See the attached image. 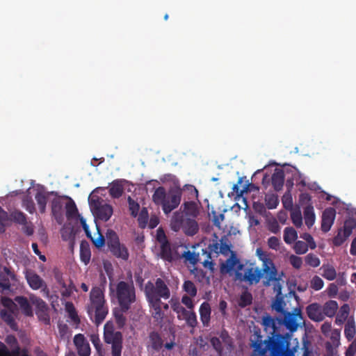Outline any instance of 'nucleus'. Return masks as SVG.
I'll return each mask as SVG.
<instances>
[{"mask_svg": "<svg viewBox=\"0 0 356 356\" xmlns=\"http://www.w3.org/2000/svg\"><path fill=\"white\" fill-rule=\"evenodd\" d=\"M283 323V319L274 318L266 314L262 317L266 330L271 329L272 336L263 339L259 328L254 327L250 338V356H289V333L282 335L277 332V324Z\"/></svg>", "mask_w": 356, "mask_h": 356, "instance_id": "obj_1", "label": "nucleus"}, {"mask_svg": "<svg viewBox=\"0 0 356 356\" xmlns=\"http://www.w3.org/2000/svg\"><path fill=\"white\" fill-rule=\"evenodd\" d=\"M304 323L300 309H294L291 312V356L300 350L302 356H318L312 341L309 339L305 328L301 325Z\"/></svg>", "mask_w": 356, "mask_h": 356, "instance_id": "obj_2", "label": "nucleus"}, {"mask_svg": "<svg viewBox=\"0 0 356 356\" xmlns=\"http://www.w3.org/2000/svg\"><path fill=\"white\" fill-rule=\"evenodd\" d=\"M106 282V277H103L102 286H93L90 293V304L87 312L90 319L97 325H100L106 318L108 308L104 297V284Z\"/></svg>", "mask_w": 356, "mask_h": 356, "instance_id": "obj_3", "label": "nucleus"}, {"mask_svg": "<svg viewBox=\"0 0 356 356\" xmlns=\"http://www.w3.org/2000/svg\"><path fill=\"white\" fill-rule=\"evenodd\" d=\"M264 270L266 274V280L263 281L264 284L266 286L273 285V291L276 293L275 300L271 305L272 309L284 314L283 324L286 329L289 330V312L284 309L286 303L282 293L281 280L277 277V270L272 267L269 268L268 266L264 267Z\"/></svg>", "mask_w": 356, "mask_h": 356, "instance_id": "obj_4", "label": "nucleus"}, {"mask_svg": "<svg viewBox=\"0 0 356 356\" xmlns=\"http://www.w3.org/2000/svg\"><path fill=\"white\" fill-rule=\"evenodd\" d=\"M182 196V189L180 187L170 188L166 192L163 186H159L154 191L152 200L155 204L161 206L166 215L178 207Z\"/></svg>", "mask_w": 356, "mask_h": 356, "instance_id": "obj_5", "label": "nucleus"}, {"mask_svg": "<svg viewBox=\"0 0 356 356\" xmlns=\"http://www.w3.org/2000/svg\"><path fill=\"white\" fill-rule=\"evenodd\" d=\"M109 289L110 295L116 298L119 307H122L123 309H130L131 305L136 300V289L133 282L120 281L115 289L110 284Z\"/></svg>", "mask_w": 356, "mask_h": 356, "instance_id": "obj_6", "label": "nucleus"}, {"mask_svg": "<svg viewBox=\"0 0 356 356\" xmlns=\"http://www.w3.org/2000/svg\"><path fill=\"white\" fill-rule=\"evenodd\" d=\"M237 270L235 274L236 279L240 282H245L249 285L258 284L264 275V280H266V274L264 273L263 268L260 269L252 265L243 268V265L239 264Z\"/></svg>", "mask_w": 356, "mask_h": 356, "instance_id": "obj_7", "label": "nucleus"}, {"mask_svg": "<svg viewBox=\"0 0 356 356\" xmlns=\"http://www.w3.org/2000/svg\"><path fill=\"white\" fill-rule=\"evenodd\" d=\"M145 293L147 299H168L170 297V291L161 278H157L155 284L149 281L145 286Z\"/></svg>", "mask_w": 356, "mask_h": 356, "instance_id": "obj_8", "label": "nucleus"}, {"mask_svg": "<svg viewBox=\"0 0 356 356\" xmlns=\"http://www.w3.org/2000/svg\"><path fill=\"white\" fill-rule=\"evenodd\" d=\"M106 244L114 257L124 261L129 259V253L127 248L120 243L118 234L112 229H108L106 232Z\"/></svg>", "mask_w": 356, "mask_h": 356, "instance_id": "obj_9", "label": "nucleus"}, {"mask_svg": "<svg viewBox=\"0 0 356 356\" xmlns=\"http://www.w3.org/2000/svg\"><path fill=\"white\" fill-rule=\"evenodd\" d=\"M89 204L93 215L102 221H108L113 214L112 206L104 203L103 199L98 196L89 198Z\"/></svg>", "mask_w": 356, "mask_h": 356, "instance_id": "obj_10", "label": "nucleus"}, {"mask_svg": "<svg viewBox=\"0 0 356 356\" xmlns=\"http://www.w3.org/2000/svg\"><path fill=\"white\" fill-rule=\"evenodd\" d=\"M104 340L111 346V356H121L123 348V336L121 332L104 333Z\"/></svg>", "mask_w": 356, "mask_h": 356, "instance_id": "obj_11", "label": "nucleus"}, {"mask_svg": "<svg viewBox=\"0 0 356 356\" xmlns=\"http://www.w3.org/2000/svg\"><path fill=\"white\" fill-rule=\"evenodd\" d=\"M17 276L9 267H0V288L2 291L10 289L11 282H16Z\"/></svg>", "mask_w": 356, "mask_h": 356, "instance_id": "obj_12", "label": "nucleus"}, {"mask_svg": "<svg viewBox=\"0 0 356 356\" xmlns=\"http://www.w3.org/2000/svg\"><path fill=\"white\" fill-rule=\"evenodd\" d=\"M25 278L33 290H38L44 286L43 291H47V293H49L45 282L35 272L27 270L25 273Z\"/></svg>", "mask_w": 356, "mask_h": 356, "instance_id": "obj_13", "label": "nucleus"}, {"mask_svg": "<svg viewBox=\"0 0 356 356\" xmlns=\"http://www.w3.org/2000/svg\"><path fill=\"white\" fill-rule=\"evenodd\" d=\"M74 343L79 356H90L91 350L89 343L82 334H77L74 337Z\"/></svg>", "mask_w": 356, "mask_h": 356, "instance_id": "obj_14", "label": "nucleus"}, {"mask_svg": "<svg viewBox=\"0 0 356 356\" xmlns=\"http://www.w3.org/2000/svg\"><path fill=\"white\" fill-rule=\"evenodd\" d=\"M336 211L332 207L327 208L322 214L321 230L324 233L328 232L335 219Z\"/></svg>", "mask_w": 356, "mask_h": 356, "instance_id": "obj_15", "label": "nucleus"}, {"mask_svg": "<svg viewBox=\"0 0 356 356\" xmlns=\"http://www.w3.org/2000/svg\"><path fill=\"white\" fill-rule=\"evenodd\" d=\"M307 314L308 317L316 322H320L324 320L322 306L318 303H312L307 306Z\"/></svg>", "mask_w": 356, "mask_h": 356, "instance_id": "obj_16", "label": "nucleus"}, {"mask_svg": "<svg viewBox=\"0 0 356 356\" xmlns=\"http://www.w3.org/2000/svg\"><path fill=\"white\" fill-rule=\"evenodd\" d=\"M12 350H9L7 346L0 341V356H29L26 349L21 350L19 344L12 347Z\"/></svg>", "mask_w": 356, "mask_h": 356, "instance_id": "obj_17", "label": "nucleus"}, {"mask_svg": "<svg viewBox=\"0 0 356 356\" xmlns=\"http://www.w3.org/2000/svg\"><path fill=\"white\" fill-rule=\"evenodd\" d=\"M291 188L294 184L293 181H296V184L301 186L302 188L307 186L310 190L313 189V184H309L307 185L305 178L297 170L296 168L291 165Z\"/></svg>", "mask_w": 356, "mask_h": 356, "instance_id": "obj_18", "label": "nucleus"}, {"mask_svg": "<svg viewBox=\"0 0 356 356\" xmlns=\"http://www.w3.org/2000/svg\"><path fill=\"white\" fill-rule=\"evenodd\" d=\"M271 182L275 191H280L282 189L284 184V174L282 170L275 169L271 176Z\"/></svg>", "mask_w": 356, "mask_h": 356, "instance_id": "obj_19", "label": "nucleus"}, {"mask_svg": "<svg viewBox=\"0 0 356 356\" xmlns=\"http://www.w3.org/2000/svg\"><path fill=\"white\" fill-rule=\"evenodd\" d=\"M200 320L204 327L209 325L211 309L209 302H204L200 307Z\"/></svg>", "mask_w": 356, "mask_h": 356, "instance_id": "obj_20", "label": "nucleus"}, {"mask_svg": "<svg viewBox=\"0 0 356 356\" xmlns=\"http://www.w3.org/2000/svg\"><path fill=\"white\" fill-rule=\"evenodd\" d=\"M149 342L151 348L156 352H159L163 346V340L161 334L156 331H152L149 334Z\"/></svg>", "mask_w": 356, "mask_h": 356, "instance_id": "obj_21", "label": "nucleus"}, {"mask_svg": "<svg viewBox=\"0 0 356 356\" xmlns=\"http://www.w3.org/2000/svg\"><path fill=\"white\" fill-rule=\"evenodd\" d=\"M181 229L186 235L192 236L198 232L199 226L195 220L187 218Z\"/></svg>", "mask_w": 356, "mask_h": 356, "instance_id": "obj_22", "label": "nucleus"}, {"mask_svg": "<svg viewBox=\"0 0 356 356\" xmlns=\"http://www.w3.org/2000/svg\"><path fill=\"white\" fill-rule=\"evenodd\" d=\"M186 218L181 212H175L170 220V227L174 232H179L183 227Z\"/></svg>", "mask_w": 356, "mask_h": 356, "instance_id": "obj_23", "label": "nucleus"}, {"mask_svg": "<svg viewBox=\"0 0 356 356\" xmlns=\"http://www.w3.org/2000/svg\"><path fill=\"white\" fill-rule=\"evenodd\" d=\"M15 301L19 305L22 313L27 316H33V309L28 299L24 296H16Z\"/></svg>", "mask_w": 356, "mask_h": 356, "instance_id": "obj_24", "label": "nucleus"}, {"mask_svg": "<svg viewBox=\"0 0 356 356\" xmlns=\"http://www.w3.org/2000/svg\"><path fill=\"white\" fill-rule=\"evenodd\" d=\"M129 310V309H123L122 307H119V308H115L113 309V316L119 329H122L125 325L127 318L124 316V313L127 312Z\"/></svg>", "mask_w": 356, "mask_h": 356, "instance_id": "obj_25", "label": "nucleus"}, {"mask_svg": "<svg viewBox=\"0 0 356 356\" xmlns=\"http://www.w3.org/2000/svg\"><path fill=\"white\" fill-rule=\"evenodd\" d=\"M339 308L338 303L335 300H328L322 307L324 317H333Z\"/></svg>", "mask_w": 356, "mask_h": 356, "instance_id": "obj_26", "label": "nucleus"}, {"mask_svg": "<svg viewBox=\"0 0 356 356\" xmlns=\"http://www.w3.org/2000/svg\"><path fill=\"white\" fill-rule=\"evenodd\" d=\"M124 191L122 181L119 179L114 180L109 188V195L113 198H119L122 196Z\"/></svg>", "mask_w": 356, "mask_h": 356, "instance_id": "obj_27", "label": "nucleus"}, {"mask_svg": "<svg viewBox=\"0 0 356 356\" xmlns=\"http://www.w3.org/2000/svg\"><path fill=\"white\" fill-rule=\"evenodd\" d=\"M303 214L305 225L308 228H311L314 224L316 218L313 206L309 204L305 207L304 208Z\"/></svg>", "mask_w": 356, "mask_h": 356, "instance_id": "obj_28", "label": "nucleus"}, {"mask_svg": "<svg viewBox=\"0 0 356 356\" xmlns=\"http://www.w3.org/2000/svg\"><path fill=\"white\" fill-rule=\"evenodd\" d=\"M1 318L2 320L6 323L9 327L15 331H17L18 329V326L15 320L13 317V313L10 311H7L6 309L1 310L0 312Z\"/></svg>", "mask_w": 356, "mask_h": 356, "instance_id": "obj_29", "label": "nucleus"}, {"mask_svg": "<svg viewBox=\"0 0 356 356\" xmlns=\"http://www.w3.org/2000/svg\"><path fill=\"white\" fill-rule=\"evenodd\" d=\"M350 312V307L348 304L343 305L338 313L337 314L335 318V323L338 325H341L348 318Z\"/></svg>", "mask_w": 356, "mask_h": 356, "instance_id": "obj_30", "label": "nucleus"}, {"mask_svg": "<svg viewBox=\"0 0 356 356\" xmlns=\"http://www.w3.org/2000/svg\"><path fill=\"white\" fill-rule=\"evenodd\" d=\"M252 295L246 289L240 295L237 304L239 307L245 308L252 305Z\"/></svg>", "mask_w": 356, "mask_h": 356, "instance_id": "obj_31", "label": "nucleus"}, {"mask_svg": "<svg viewBox=\"0 0 356 356\" xmlns=\"http://www.w3.org/2000/svg\"><path fill=\"white\" fill-rule=\"evenodd\" d=\"M65 310L67 312L69 318L71 319V321L76 326H78L81 323V320L78 316V314L73 303L71 302H67L65 304Z\"/></svg>", "mask_w": 356, "mask_h": 356, "instance_id": "obj_32", "label": "nucleus"}, {"mask_svg": "<svg viewBox=\"0 0 356 356\" xmlns=\"http://www.w3.org/2000/svg\"><path fill=\"white\" fill-rule=\"evenodd\" d=\"M149 306L154 309L152 314L155 318H162L163 313L161 311V300L159 299H147Z\"/></svg>", "mask_w": 356, "mask_h": 356, "instance_id": "obj_33", "label": "nucleus"}, {"mask_svg": "<svg viewBox=\"0 0 356 356\" xmlns=\"http://www.w3.org/2000/svg\"><path fill=\"white\" fill-rule=\"evenodd\" d=\"M47 198L48 195L43 191H38L35 195V199L38 204L40 212L42 213L45 212Z\"/></svg>", "mask_w": 356, "mask_h": 356, "instance_id": "obj_34", "label": "nucleus"}, {"mask_svg": "<svg viewBox=\"0 0 356 356\" xmlns=\"http://www.w3.org/2000/svg\"><path fill=\"white\" fill-rule=\"evenodd\" d=\"M355 332L356 328L354 319H348L344 327V334L346 337L348 341H351L354 338Z\"/></svg>", "mask_w": 356, "mask_h": 356, "instance_id": "obj_35", "label": "nucleus"}, {"mask_svg": "<svg viewBox=\"0 0 356 356\" xmlns=\"http://www.w3.org/2000/svg\"><path fill=\"white\" fill-rule=\"evenodd\" d=\"M323 270L322 276L327 280L332 281L337 277V271L331 265H323L321 267Z\"/></svg>", "mask_w": 356, "mask_h": 356, "instance_id": "obj_36", "label": "nucleus"}, {"mask_svg": "<svg viewBox=\"0 0 356 356\" xmlns=\"http://www.w3.org/2000/svg\"><path fill=\"white\" fill-rule=\"evenodd\" d=\"M30 300L32 304L35 306V312L49 310L47 304L42 298L33 295L30 297Z\"/></svg>", "mask_w": 356, "mask_h": 356, "instance_id": "obj_37", "label": "nucleus"}, {"mask_svg": "<svg viewBox=\"0 0 356 356\" xmlns=\"http://www.w3.org/2000/svg\"><path fill=\"white\" fill-rule=\"evenodd\" d=\"M356 228V220L353 218H348L344 222L343 226L341 228L343 232L346 234V236H350L353 233L354 229Z\"/></svg>", "mask_w": 356, "mask_h": 356, "instance_id": "obj_38", "label": "nucleus"}, {"mask_svg": "<svg viewBox=\"0 0 356 356\" xmlns=\"http://www.w3.org/2000/svg\"><path fill=\"white\" fill-rule=\"evenodd\" d=\"M161 257L168 261L172 260V253L169 242L167 243L161 244Z\"/></svg>", "mask_w": 356, "mask_h": 356, "instance_id": "obj_39", "label": "nucleus"}, {"mask_svg": "<svg viewBox=\"0 0 356 356\" xmlns=\"http://www.w3.org/2000/svg\"><path fill=\"white\" fill-rule=\"evenodd\" d=\"M12 220L19 225H25L27 224V217L25 213L19 210H15L10 213Z\"/></svg>", "mask_w": 356, "mask_h": 356, "instance_id": "obj_40", "label": "nucleus"}, {"mask_svg": "<svg viewBox=\"0 0 356 356\" xmlns=\"http://www.w3.org/2000/svg\"><path fill=\"white\" fill-rule=\"evenodd\" d=\"M138 226L141 229H145L147 226L149 213L146 207H143L140 213L138 214Z\"/></svg>", "mask_w": 356, "mask_h": 356, "instance_id": "obj_41", "label": "nucleus"}, {"mask_svg": "<svg viewBox=\"0 0 356 356\" xmlns=\"http://www.w3.org/2000/svg\"><path fill=\"white\" fill-rule=\"evenodd\" d=\"M184 210L187 216H192L193 218L197 217L199 213L197 205L194 202H186L184 204Z\"/></svg>", "mask_w": 356, "mask_h": 356, "instance_id": "obj_42", "label": "nucleus"}, {"mask_svg": "<svg viewBox=\"0 0 356 356\" xmlns=\"http://www.w3.org/2000/svg\"><path fill=\"white\" fill-rule=\"evenodd\" d=\"M90 339L93 344L95 348L96 349L97 353L99 356H105L103 349L102 344L101 343L100 339L97 334H92L90 335Z\"/></svg>", "mask_w": 356, "mask_h": 356, "instance_id": "obj_43", "label": "nucleus"}, {"mask_svg": "<svg viewBox=\"0 0 356 356\" xmlns=\"http://www.w3.org/2000/svg\"><path fill=\"white\" fill-rule=\"evenodd\" d=\"M182 287L183 290L191 297H195L197 295V288L192 281L186 280Z\"/></svg>", "mask_w": 356, "mask_h": 356, "instance_id": "obj_44", "label": "nucleus"}, {"mask_svg": "<svg viewBox=\"0 0 356 356\" xmlns=\"http://www.w3.org/2000/svg\"><path fill=\"white\" fill-rule=\"evenodd\" d=\"M265 203L268 209H275L279 203L278 197L275 194H266Z\"/></svg>", "mask_w": 356, "mask_h": 356, "instance_id": "obj_45", "label": "nucleus"}, {"mask_svg": "<svg viewBox=\"0 0 356 356\" xmlns=\"http://www.w3.org/2000/svg\"><path fill=\"white\" fill-rule=\"evenodd\" d=\"M257 254L259 257V259L263 261V264H262L263 269H264V267H266V266H268L269 268L270 266V268L272 267V268H275L273 261L270 259L267 258V255L261 248L257 249ZM263 271L264 272V270H263Z\"/></svg>", "mask_w": 356, "mask_h": 356, "instance_id": "obj_46", "label": "nucleus"}, {"mask_svg": "<svg viewBox=\"0 0 356 356\" xmlns=\"http://www.w3.org/2000/svg\"><path fill=\"white\" fill-rule=\"evenodd\" d=\"M65 209H66V217L67 218H72L78 213V209L76 208V206L74 202L71 199H70V202L66 203Z\"/></svg>", "mask_w": 356, "mask_h": 356, "instance_id": "obj_47", "label": "nucleus"}, {"mask_svg": "<svg viewBox=\"0 0 356 356\" xmlns=\"http://www.w3.org/2000/svg\"><path fill=\"white\" fill-rule=\"evenodd\" d=\"M127 202L129 204V210L130 211V213L131 216L136 218L138 216V211L140 209V205L139 204L133 200L130 196L127 198Z\"/></svg>", "mask_w": 356, "mask_h": 356, "instance_id": "obj_48", "label": "nucleus"}, {"mask_svg": "<svg viewBox=\"0 0 356 356\" xmlns=\"http://www.w3.org/2000/svg\"><path fill=\"white\" fill-rule=\"evenodd\" d=\"M348 238L346 236V234L343 232L342 229H339L337 234L333 238L332 243L334 246H341Z\"/></svg>", "mask_w": 356, "mask_h": 356, "instance_id": "obj_49", "label": "nucleus"}, {"mask_svg": "<svg viewBox=\"0 0 356 356\" xmlns=\"http://www.w3.org/2000/svg\"><path fill=\"white\" fill-rule=\"evenodd\" d=\"M238 262V260L236 259H227L226 262L222 264L220 266L221 273H224L230 272Z\"/></svg>", "mask_w": 356, "mask_h": 356, "instance_id": "obj_50", "label": "nucleus"}, {"mask_svg": "<svg viewBox=\"0 0 356 356\" xmlns=\"http://www.w3.org/2000/svg\"><path fill=\"white\" fill-rule=\"evenodd\" d=\"M309 245L302 241H298L293 245V250L298 254H302L307 252Z\"/></svg>", "mask_w": 356, "mask_h": 356, "instance_id": "obj_51", "label": "nucleus"}, {"mask_svg": "<svg viewBox=\"0 0 356 356\" xmlns=\"http://www.w3.org/2000/svg\"><path fill=\"white\" fill-rule=\"evenodd\" d=\"M91 257V252L88 247H84L83 244L81 245L80 248V259L82 262L86 265L90 262Z\"/></svg>", "mask_w": 356, "mask_h": 356, "instance_id": "obj_52", "label": "nucleus"}, {"mask_svg": "<svg viewBox=\"0 0 356 356\" xmlns=\"http://www.w3.org/2000/svg\"><path fill=\"white\" fill-rule=\"evenodd\" d=\"M305 263L309 266L316 268L320 264V259L313 253L308 254L305 258Z\"/></svg>", "mask_w": 356, "mask_h": 356, "instance_id": "obj_53", "label": "nucleus"}, {"mask_svg": "<svg viewBox=\"0 0 356 356\" xmlns=\"http://www.w3.org/2000/svg\"><path fill=\"white\" fill-rule=\"evenodd\" d=\"M22 206L30 213H33L35 211V204L32 198L29 196H26L23 198Z\"/></svg>", "mask_w": 356, "mask_h": 356, "instance_id": "obj_54", "label": "nucleus"}, {"mask_svg": "<svg viewBox=\"0 0 356 356\" xmlns=\"http://www.w3.org/2000/svg\"><path fill=\"white\" fill-rule=\"evenodd\" d=\"M170 302L172 309L177 314V318L181 319V314L186 309L181 306V303L177 300H174L172 299Z\"/></svg>", "mask_w": 356, "mask_h": 356, "instance_id": "obj_55", "label": "nucleus"}, {"mask_svg": "<svg viewBox=\"0 0 356 356\" xmlns=\"http://www.w3.org/2000/svg\"><path fill=\"white\" fill-rule=\"evenodd\" d=\"M324 286L323 280L318 275H314L311 282L310 286L315 291L321 290Z\"/></svg>", "mask_w": 356, "mask_h": 356, "instance_id": "obj_56", "label": "nucleus"}, {"mask_svg": "<svg viewBox=\"0 0 356 356\" xmlns=\"http://www.w3.org/2000/svg\"><path fill=\"white\" fill-rule=\"evenodd\" d=\"M210 343L218 354L221 355L223 351V347L220 338L213 337L210 339Z\"/></svg>", "mask_w": 356, "mask_h": 356, "instance_id": "obj_57", "label": "nucleus"}, {"mask_svg": "<svg viewBox=\"0 0 356 356\" xmlns=\"http://www.w3.org/2000/svg\"><path fill=\"white\" fill-rule=\"evenodd\" d=\"M63 204L59 198H54L51 202V212L54 216L59 214L61 211Z\"/></svg>", "mask_w": 356, "mask_h": 356, "instance_id": "obj_58", "label": "nucleus"}, {"mask_svg": "<svg viewBox=\"0 0 356 356\" xmlns=\"http://www.w3.org/2000/svg\"><path fill=\"white\" fill-rule=\"evenodd\" d=\"M267 228L270 232L274 234L278 233L280 230L278 221L274 218L268 220Z\"/></svg>", "mask_w": 356, "mask_h": 356, "instance_id": "obj_59", "label": "nucleus"}, {"mask_svg": "<svg viewBox=\"0 0 356 356\" xmlns=\"http://www.w3.org/2000/svg\"><path fill=\"white\" fill-rule=\"evenodd\" d=\"M97 229L98 236L96 238H93L92 237V238H90V239L92 241L94 245L96 248H100L104 245L105 238H104V236L101 234L100 230L98 228V227H97Z\"/></svg>", "mask_w": 356, "mask_h": 356, "instance_id": "obj_60", "label": "nucleus"}, {"mask_svg": "<svg viewBox=\"0 0 356 356\" xmlns=\"http://www.w3.org/2000/svg\"><path fill=\"white\" fill-rule=\"evenodd\" d=\"M184 257L191 264H196L199 261V255L193 252L188 250L183 254Z\"/></svg>", "mask_w": 356, "mask_h": 356, "instance_id": "obj_61", "label": "nucleus"}, {"mask_svg": "<svg viewBox=\"0 0 356 356\" xmlns=\"http://www.w3.org/2000/svg\"><path fill=\"white\" fill-rule=\"evenodd\" d=\"M300 238L305 241V243L309 245L310 249L314 250L316 248V242L310 234L303 233L300 234Z\"/></svg>", "mask_w": 356, "mask_h": 356, "instance_id": "obj_62", "label": "nucleus"}, {"mask_svg": "<svg viewBox=\"0 0 356 356\" xmlns=\"http://www.w3.org/2000/svg\"><path fill=\"white\" fill-rule=\"evenodd\" d=\"M40 321H42L46 325L50 324V316L49 314V310H44L42 312H35Z\"/></svg>", "mask_w": 356, "mask_h": 356, "instance_id": "obj_63", "label": "nucleus"}, {"mask_svg": "<svg viewBox=\"0 0 356 356\" xmlns=\"http://www.w3.org/2000/svg\"><path fill=\"white\" fill-rule=\"evenodd\" d=\"M54 273V277L57 282V283L61 286L63 288H66V284L64 281V279L63 277V273L58 269L54 268L53 270Z\"/></svg>", "mask_w": 356, "mask_h": 356, "instance_id": "obj_64", "label": "nucleus"}]
</instances>
